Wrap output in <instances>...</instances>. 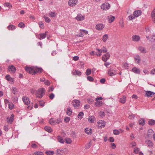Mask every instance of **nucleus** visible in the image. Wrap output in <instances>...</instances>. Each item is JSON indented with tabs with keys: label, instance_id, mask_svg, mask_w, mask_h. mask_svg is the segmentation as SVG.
<instances>
[{
	"label": "nucleus",
	"instance_id": "f257e3e1",
	"mask_svg": "<svg viewBox=\"0 0 155 155\" xmlns=\"http://www.w3.org/2000/svg\"><path fill=\"white\" fill-rule=\"evenodd\" d=\"M141 11L140 10H137L135 11L133 15H130L128 18L130 20H132L135 18V17H137L141 15Z\"/></svg>",
	"mask_w": 155,
	"mask_h": 155
},
{
	"label": "nucleus",
	"instance_id": "f03ea898",
	"mask_svg": "<svg viewBox=\"0 0 155 155\" xmlns=\"http://www.w3.org/2000/svg\"><path fill=\"white\" fill-rule=\"evenodd\" d=\"M45 90L44 88L39 89L36 92V96L39 98H41L45 94Z\"/></svg>",
	"mask_w": 155,
	"mask_h": 155
},
{
	"label": "nucleus",
	"instance_id": "7ed1b4c3",
	"mask_svg": "<svg viewBox=\"0 0 155 155\" xmlns=\"http://www.w3.org/2000/svg\"><path fill=\"white\" fill-rule=\"evenodd\" d=\"M67 152L68 150L66 148H60L57 150L56 154L57 155H63L67 153Z\"/></svg>",
	"mask_w": 155,
	"mask_h": 155
},
{
	"label": "nucleus",
	"instance_id": "20e7f679",
	"mask_svg": "<svg viewBox=\"0 0 155 155\" xmlns=\"http://www.w3.org/2000/svg\"><path fill=\"white\" fill-rule=\"evenodd\" d=\"M25 69L26 71L29 74L32 75L35 74V67H29L28 66L25 67Z\"/></svg>",
	"mask_w": 155,
	"mask_h": 155
},
{
	"label": "nucleus",
	"instance_id": "39448f33",
	"mask_svg": "<svg viewBox=\"0 0 155 155\" xmlns=\"http://www.w3.org/2000/svg\"><path fill=\"white\" fill-rule=\"evenodd\" d=\"M103 98L101 97H97L95 99L96 102L95 103V105L96 106L99 107L101 106L102 104V101H100L101 100H102Z\"/></svg>",
	"mask_w": 155,
	"mask_h": 155
},
{
	"label": "nucleus",
	"instance_id": "423d86ee",
	"mask_svg": "<svg viewBox=\"0 0 155 155\" xmlns=\"http://www.w3.org/2000/svg\"><path fill=\"white\" fill-rule=\"evenodd\" d=\"M110 7V5L108 2L104 3L101 6V8L103 10H105L109 9Z\"/></svg>",
	"mask_w": 155,
	"mask_h": 155
},
{
	"label": "nucleus",
	"instance_id": "0eeeda50",
	"mask_svg": "<svg viewBox=\"0 0 155 155\" xmlns=\"http://www.w3.org/2000/svg\"><path fill=\"white\" fill-rule=\"evenodd\" d=\"M97 126L98 128H103L105 125V123L104 120H99L97 123Z\"/></svg>",
	"mask_w": 155,
	"mask_h": 155
},
{
	"label": "nucleus",
	"instance_id": "6e6552de",
	"mask_svg": "<svg viewBox=\"0 0 155 155\" xmlns=\"http://www.w3.org/2000/svg\"><path fill=\"white\" fill-rule=\"evenodd\" d=\"M80 103V101L78 100H74L72 101L74 107L75 108H77L79 106Z\"/></svg>",
	"mask_w": 155,
	"mask_h": 155
},
{
	"label": "nucleus",
	"instance_id": "1a4fd4ad",
	"mask_svg": "<svg viewBox=\"0 0 155 155\" xmlns=\"http://www.w3.org/2000/svg\"><path fill=\"white\" fill-rule=\"evenodd\" d=\"M96 50L98 52H99V53L98 54L96 53V55L97 56H100L101 55V53L102 52H103L105 53L107 51V50L104 48H103L102 50H101V49H97Z\"/></svg>",
	"mask_w": 155,
	"mask_h": 155
},
{
	"label": "nucleus",
	"instance_id": "9d476101",
	"mask_svg": "<svg viewBox=\"0 0 155 155\" xmlns=\"http://www.w3.org/2000/svg\"><path fill=\"white\" fill-rule=\"evenodd\" d=\"M108 74L109 76H112L115 75L116 74V72L115 70L110 68L109 70Z\"/></svg>",
	"mask_w": 155,
	"mask_h": 155
},
{
	"label": "nucleus",
	"instance_id": "9b49d317",
	"mask_svg": "<svg viewBox=\"0 0 155 155\" xmlns=\"http://www.w3.org/2000/svg\"><path fill=\"white\" fill-rule=\"evenodd\" d=\"M22 100L24 102L25 104L28 105L30 104V101L29 100V98L26 97H23L22 98Z\"/></svg>",
	"mask_w": 155,
	"mask_h": 155
},
{
	"label": "nucleus",
	"instance_id": "f8f14e48",
	"mask_svg": "<svg viewBox=\"0 0 155 155\" xmlns=\"http://www.w3.org/2000/svg\"><path fill=\"white\" fill-rule=\"evenodd\" d=\"M110 57V54L108 53H107L103 56L102 57V60L103 61L106 62L109 58Z\"/></svg>",
	"mask_w": 155,
	"mask_h": 155
},
{
	"label": "nucleus",
	"instance_id": "ddd939ff",
	"mask_svg": "<svg viewBox=\"0 0 155 155\" xmlns=\"http://www.w3.org/2000/svg\"><path fill=\"white\" fill-rule=\"evenodd\" d=\"M132 39L134 41L138 42L140 41V37L137 35H134L132 37Z\"/></svg>",
	"mask_w": 155,
	"mask_h": 155
},
{
	"label": "nucleus",
	"instance_id": "4468645a",
	"mask_svg": "<svg viewBox=\"0 0 155 155\" xmlns=\"http://www.w3.org/2000/svg\"><path fill=\"white\" fill-rule=\"evenodd\" d=\"M104 27V26L102 24H99L96 25L95 28L97 30L101 31Z\"/></svg>",
	"mask_w": 155,
	"mask_h": 155
},
{
	"label": "nucleus",
	"instance_id": "2eb2a0df",
	"mask_svg": "<svg viewBox=\"0 0 155 155\" xmlns=\"http://www.w3.org/2000/svg\"><path fill=\"white\" fill-rule=\"evenodd\" d=\"M78 2V0H70L68 2V4L71 6H74Z\"/></svg>",
	"mask_w": 155,
	"mask_h": 155
},
{
	"label": "nucleus",
	"instance_id": "dca6fc26",
	"mask_svg": "<svg viewBox=\"0 0 155 155\" xmlns=\"http://www.w3.org/2000/svg\"><path fill=\"white\" fill-rule=\"evenodd\" d=\"M88 120L90 123H94L96 119L94 116H91L88 117Z\"/></svg>",
	"mask_w": 155,
	"mask_h": 155
},
{
	"label": "nucleus",
	"instance_id": "f3484780",
	"mask_svg": "<svg viewBox=\"0 0 155 155\" xmlns=\"http://www.w3.org/2000/svg\"><path fill=\"white\" fill-rule=\"evenodd\" d=\"M75 18L78 21H81L84 20V17L81 14H78Z\"/></svg>",
	"mask_w": 155,
	"mask_h": 155
},
{
	"label": "nucleus",
	"instance_id": "a211bd4d",
	"mask_svg": "<svg viewBox=\"0 0 155 155\" xmlns=\"http://www.w3.org/2000/svg\"><path fill=\"white\" fill-rule=\"evenodd\" d=\"M8 70L13 73H15L16 70L15 68L13 65L9 66L8 67Z\"/></svg>",
	"mask_w": 155,
	"mask_h": 155
},
{
	"label": "nucleus",
	"instance_id": "6ab92c4d",
	"mask_svg": "<svg viewBox=\"0 0 155 155\" xmlns=\"http://www.w3.org/2000/svg\"><path fill=\"white\" fill-rule=\"evenodd\" d=\"M131 71L136 74H140V69L137 68L136 67H134L133 68Z\"/></svg>",
	"mask_w": 155,
	"mask_h": 155
},
{
	"label": "nucleus",
	"instance_id": "aec40b11",
	"mask_svg": "<svg viewBox=\"0 0 155 155\" xmlns=\"http://www.w3.org/2000/svg\"><path fill=\"white\" fill-rule=\"evenodd\" d=\"M145 143L147 146L150 147H152L153 145L152 142L150 140H146L145 141Z\"/></svg>",
	"mask_w": 155,
	"mask_h": 155
},
{
	"label": "nucleus",
	"instance_id": "412c9836",
	"mask_svg": "<svg viewBox=\"0 0 155 155\" xmlns=\"http://www.w3.org/2000/svg\"><path fill=\"white\" fill-rule=\"evenodd\" d=\"M108 21L109 23H112L114 20L115 17L112 15H110L108 16Z\"/></svg>",
	"mask_w": 155,
	"mask_h": 155
},
{
	"label": "nucleus",
	"instance_id": "4be33fe9",
	"mask_svg": "<svg viewBox=\"0 0 155 155\" xmlns=\"http://www.w3.org/2000/svg\"><path fill=\"white\" fill-rule=\"evenodd\" d=\"M138 49L140 52L143 53H146V49L143 47L140 46L138 48Z\"/></svg>",
	"mask_w": 155,
	"mask_h": 155
},
{
	"label": "nucleus",
	"instance_id": "5701e85b",
	"mask_svg": "<svg viewBox=\"0 0 155 155\" xmlns=\"http://www.w3.org/2000/svg\"><path fill=\"white\" fill-rule=\"evenodd\" d=\"M14 115L13 114H12L11 115V117L9 118H8L7 119V122L11 124L12 122L13 121L14 118H13Z\"/></svg>",
	"mask_w": 155,
	"mask_h": 155
},
{
	"label": "nucleus",
	"instance_id": "b1692460",
	"mask_svg": "<svg viewBox=\"0 0 155 155\" xmlns=\"http://www.w3.org/2000/svg\"><path fill=\"white\" fill-rule=\"evenodd\" d=\"M72 73L73 75H77L78 76H80L82 74L80 71L78 70H75L74 72L72 71Z\"/></svg>",
	"mask_w": 155,
	"mask_h": 155
},
{
	"label": "nucleus",
	"instance_id": "393cba45",
	"mask_svg": "<svg viewBox=\"0 0 155 155\" xmlns=\"http://www.w3.org/2000/svg\"><path fill=\"white\" fill-rule=\"evenodd\" d=\"M126 97L125 95H123V97L119 98L120 102L122 104H124L126 102Z\"/></svg>",
	"mask_w": 155,
	"mask_h": 155
},
{
	"label": "nucleus",
	"instance_id": "a878e982",
	"mask_svg": "<svg viewBox=\"0 0 155 155\" xmlns=\"http://www.w3.org/2000/svg\"><path fill=\"white\" fill-rule=\"evenodd\" d=\"M5 79L9 82H13L12 78L8 75H7L5 76Z\"/></svg>",
	"mask_w": 155,
	"mask_h": 155
},
{
	"label": "nucleus",
	"instance_id": "bb28decb",
	"mask_svg": "<svg viewBox=\"0 0 155 155\" xmlns=\"http://www.w3.org/2000/svg\"><path fill=\"white\" fill-rule=\"evenodd\" d=\"M145 123V121L144 119L141 118L139 121V124L142 126L144 125Z\"/></svg>",
	"mask_w": 155,
	"mask_h": 155
},
{
	"label": "nucleus",
	"instance_id": "cd10ccee",
	"mask_svg": "<svg viewBox=\"0 0 155 155\" xmlns=\"http://www.w3.org/2000/svg\"><path fill=\"white\" fill-rule=\"evenodd\" d=\"M35 74L38 72H41L43 71L42 69L41 68H38L37 67H35Z\"/></svg>",
	"mask_w": 155,
	"mask_h": 155
},
{
	"label": "nucleus",
	"instance_id": "c85d7f7f",
	"mask_svg": "<svg viewBox=\"0 0 155 155\" xmlns=\"http://www.w3.org/2000/svg\"><path fill=\"white\" fill-rule=\"evenodd\" d=\"M8 29L9 30H13L15 29V26L13 25H11L8 26L7 27Z\"/></svg>",
	"mask_w": 155,
	"mask_h": 155
},
{
	"label": "nucleus",
	"instance_id": "c756f323",
	"mask_svg": "<svg viewBox=\"0 0 155 155\" xmlns=\"http://www.w3.org/2000/svg\"><path fill=\"white\" fill-rule=\"evenodd\" d=\"M66 113L68 116H71L72 113L71 109L69 107L67 109Z\"/></svg>",
	"mask_w": 155,
	"mask_h": 155
},
{
	"label": "nucleus",
	"instance_id": "7c9ffc66",
	"mask_svg": "<svg viewBox=\"0 0 155 155\" xmlns=\"http://www.w3.org/2000/svg\"><path fill=\"white\" fill-rule=\"evenodd\" d=\"M146 94L145 96H146L147 97H152V92L150 91H146Z\"/></svg>",
	"mask_w": 155,
	"mask_h": 155
},
{
	"label": "nucleus",
	"instance_id": "2f4dec72",
	"mask_svg": "<svg viewBox=\"0 0 155 155\" xmlns=\"http://www.w3.org/2000/svg\"><path fill=\"white\" fill-rule=\"evenodd\" d=\"M45 130L48 131V132L50 133L52 131V130L51 128L50 127L46 126L45 127Z\"/></svg>",
	"mask_w": 155,
	"mask_h": 155
},
{
	"label": "nucleus",
	"instance_id": "473e14b6",
	"mask_svg": "<svg viewBox=\"0 0 155 155\" xmlns=\"http://www.w3.org/2000/svg\"><path fill=\"white\" fill-rule=\"evenodd\" d=\"M135 60L137 61V62L139 64L140 61V58L138 55H136L134 58Z\"/></svg>",
	"mask_w": 155,
	"mask_h": 155
},
{
	"label": "nucleus",
	"instance_id": "72a5a7b5",
	"mask_svg": "<svg viewBox=\"0 0 155 155\" xmlns=\"http://www.w3.org/2000/svg\"><path fill=\"white\" fill-rule=\"evenodd\" d=\"M85 133L88 134H91L92 133V130L89 128H86L85 129Z\"/></svg>",
	"mask_w": 155,
	"mask_h": 155
},
{
	"label": "nucleus",
	"instance_id": "f704fd0d",
	"mask_svg": "<svg viewBox=\"0 0 155 155\" xmlns=\"http://www.w3.org/2000/svg\"><path fill=\"white\" fill-rule=\"evenodd\" d=\"M45 153L47 155H53L54 153V152L53 151H46L45 152Z\"/></svg>",
	"mask_w": 155,
	"mask_h": 155
},
{
	"label": "nucleus",
	"instance_id": "c9c22d12",
	"mask_svg": "<svg viewBox=\"0 0 155 155\" xmlns=\"http://www.w3.org/2000/svg\"><path fill=\"white\" fill-rule=\"evenodd\" d=\"M39 35L40 36V37L39 38V39L40 40L45 38L46 37V35H45V34H44V33L40 34Z\"/></svg>",
	"mask_w": 155,
	"mask_h": 155
},
{
	"label": "nucleus",
	"instance_id": "e433bc0d",
	"mask_svg": "<svg viewBox=\"0 0 155 155\" xmlns=\"http://www.w3.org/2000/svg\"><path fill=\"white\" fill-rule=\"evenodd\" d=\"M58 141L62 143H63L64 142V140L60 136H58Z\"/></svg>",
	"mask_w": 155,
	"mask_h": 155
},
{
	"label": "nucleus",
	"instance_id": "4c0bfd02",
	"mask_svg": "<svg viewBox=\"0 0 155 155\" xmlns=\"http://www.w3.org/2000/svg\"><path fill=\"white\" fill-rule=\"evenodd\" d=\"M155 124V120H151L148 121V124L150 125H152Z\"/></svg>",
	"mask_w": 155,
	"mask_h": 155
},
{
	"label": "nucleus",
	"instance_id": "58836bf2",
	"mask_svg": "<svg viewBox=\"0 0 155 155\" xmlns=\"http://www.w3.org/2000/svg\"><path fill=\"white\" fill-rule=\"evenodd\" d=\"M91 69L89 68L85 72V74L87 76L91 74Z\"/></svg>",
	"mask_w": 155,
	"mask_h": 155
},
{
	"label": "nucleus",
	"instance_id": "ea45409f",
	"mask_svg": "<svg viewBox=\"0 0 155 155\" xmlns=\"http://www.w3.org/2000/svg\"><path fill=\"white\" fill-rule=\"evenodd\" d=\"M43 18L46 22L49 23L51 21L50 19L48 17L44 16Z\"/></svg>",
	"mask_w": 155,
	"mask_h": 155
},
{
	"label": "nucleus",
	"instance_id": "a19ab883",
	"mask_svg": "<svg viewBox=\"0 0 155 155\" xmlns=\"http://www.w3.org/2000/svg\"><path fill=\"white\" fill-rule=\"evenodd\" d=\"M42 152L40 151L35 152L34 153L33 155H43Z\"/></svg>",
	"mask_w": 155,
	"mask_h": 155
},
{
	"label": "nucleus",
	"instance_id": "79ce46f5",
	"mask_svg": "<svg viewBox=\"0 0 155 155\" xmlns=\"http://www.w3.org/2000/svg\"><path fill=\"white\" fill-rule=\"evenodd\" d=\"M12 93L14 94H17L18 91L17 89L15 87H13L12 90Z\"/></svg>",
	"mask_w": 155,
	"mask_h": 155
},
{
	"label": "nucleus",
	"instance_id": "37998d69",
	"mask_svg": "<svg viewBox=\"0 0 155 155\" xmlns=\"http://www.w3.org/2000/svg\"><path fill=\"white\" fill-rule=\"evenodd\" d=\"M108 38V35L107 34L104 35L103 37L102 40L104 42H105Z\"/></svg>",
	"mask_w": 155,
	"mask_h": 155
},
{
	"label": "nucleus",
	"instance_id": "c03bdc74",
	"mask_svg": "<svg viewBox=\"0 0 155 155\" xmlns=\"http://www.w3.org/2000/svg\"><path fill=\"white\" fill-rule=\"evenodd\" d=\"M4 5L5 7H8L9 8H11L12 7V5L9 3H5Z\"/></svg>",
	"mask_w": 155,
	"mask_h": 155
},
{
	"label": "nucleus",
	"instance_id": "a18cd8bd",
	"mask_svg": "<svg viewBox=\"0 0 155 155\" xmlns=\"http://www.w3.org/2000/svg\"><path fill=\"white\" fill-rule=\"evenodd\" d=\"M18 26L21 28H23L25 27V25L23 22H20L18 25Z\"/></svg>",
	"mask_w": 155,
	"mask_h": 155
},
{
	"label": "nucleus",
	"instance_id": "49530a36",
	"mask_svg": "<svg viewBox=\"0 0 155 155\" xmlns=\"http://www.w3.org/2000/svg\"><path fill=\"white\" fill-rule=\"evenodd\" d=\"M84 114V113L83 112H80L78 114V118H82L83 117Z\"/></svg>",
	"mask_w": 155,
	"mask_h": 155
},
{
	"label": "nucleus",
	"instance_id": "de8ad7c7",
	"mask_svg": "<svg viewBox=\"0 0 155 155\" xmlns=\"http://www.w3.org/2000/svg\"><path fill=\"white\" fill-rule=\"evenodd\" d=\"M49 15L51 17H54L56 16V14L54 12H51L49 13Z\"/></svg>",
	"mask_w": 155,
	"mask_h": 155
},
{
	"label": "nucleus",
	"instance_id": "09e8293b",
	"mask_svg": "<svg viewBox=\"0 0 155 155\" xmlns=\"http://www.w3.org/2000/svg\"><path fill=\"white\" fill-rule=\"evenodd\" d=\"M66 143L68 144H70L72 142L71 140L69 138H66L65 139Z\"/></svg>",
	"mask_w": 155,
	"mask_h": 155
},
{
	"label": "nucleus",
	"instance_id": "8fccbe9b",
	"mask_svg": "<svg viewBox=\"0 0 155 155\" xmlns=\"http://www.w3.org/2000/svg\"><path fill=\"white\" fill-rule=\"evenodd\" d=\"M14 107V105L12 103H9L8 104L9 108L10 110H12Z\"/></svg>",
	"mask_w": 155,
	"mask_h": 155
},
{
	"label": "nucleus",
	"instance_id": "3c124183",
	"mask_svg": "<svg viewBox=\"0 0 155 155\" xmlns=\"http://www.w3.org/2000/svg\"><path fill=\"white\" fill-rule=\"evenodd\" d=\"M119 25L121 28H123L124 26V21L123 20H120L119 22Z\"/></svg>",
	"mask_w": 155,
	"mask_h": 155
},
{
	"label": "nucleus",
	"instance_id": "603ef678",
	"mask_svg": "<svg viewBox=\"0 0 155 155\" xmlns=\"http://www.w3.org/2000/svg\"><path fill=\"white\" fill-rule=\"evenodd\" d=\"M87 79L90 81H93L94 79L93 77L91 76H88L87 77Z\"/></svg>",
	"mask_w": 155,
	"mask_h": 155
},
{
	"label": "nucleus",
	"instance_id": "864d4df0",
	"mask_svg": "<svg viewBox=\"0 0 155 155\" xmlns=\"http://www.w3.org/2000/svg\"><path fill=\"white\" fill-rule=\"evenodd\" d=\"M151 16L152 18L155 17V8L151 12Z\"/></svg>",
	"mask_w": 155,
	"mask_h": 155
},
{
	"label": "nucleus",
	"instance_id": "5fc2aeb1",
	"mask_svg": "<svg viewBox=\"0 0 155 155\" xmlns=\"http://www.w3.org/2000/svg\"><path fill=\"white\" fill-rule=\"evenodd\" d=\"M135 117V115L134 114H132L131 115H129L128 116V118L131 120H133L134 118Z\"/></svg>",
	"mask_w": 155,
	"mask_h": 155
},
{
	"label": "nucleus",
	"instance_id": "6e6d98bb",
	"mask_svg": "<svg viewBox=\"0 0 155 155\" xmlns=\"http://www.w3.org/2000/svg\"><path fill=\"white\" fill-rule=\"evenodd\" d=\"M80 33H83V34H84V33H85V34H87L88 33V31L84 30L81 29L80 30Z\"/></svg>",
	"mask_w": 155,
	"mask_h": 155
},
{
	"label": "nucleus",
	"instance_id": "4d7b16f0",
	"mask_svg": "<svg viewBox=\"0 0 155 155\" xmlns=\"http://www.w3.org/2000/svg\"><path fill=\"white\" fill-rule=\"evenodd\" d=\"M70 120V118L69 117H66L64 119V121L66 123L68 122Z\"/></svg>",
	"mask_w": 155,
	"mask_h": 155
},
{
	"label": "nucleus",
	"instance_id": "13d9d810",
	"mask_svg": "<svg viewBox=\"0 0 155 155\" xmlns=\"http://www.w3.org/2000/svg\"><path fill=\"white\" fill-rule=\"evenodd\" d=\"M54 97V95L53 93H51L49 95V98L51 100H52L53 99Z\"/></svg>",
	"mask_w": 155,
	"mask_h": 155
},
{
	"label": "nucleus",
	"instance_id": "bf43d9fd",
	"mask_svg": "<svg viewBox=\"0 0 155 155\" xmlns=\"http://www.w3.org/2000/svg\"><path fill=\"white\" fill-rule=\"evenodd\" d=\"M54 120L52 119H50L49 121V123L51 125H54Z\"/></svg>",
	"mask_w": 155,
	"mask_h": 155
},
{
	"label": "nucleus",
	"instance_id": "052dcab7",
	"mask_svg": "<svg viewBox=\"0 0 155 155\" xmlns=\"http://www.w3.org/2000/svg\"><path fill=\"white\" fill-rule=\"evenodd\" d=\"M139 149L138 148H137V147L135 148L134 150V152L136 154L139 151Z\"/></svg>",
	"mask_w": 155,
	"mask_h": 155
},
{
	"label": "nucleus",
	"instance_id": "680f3d73",
	"mask_svg": "<svg viewBox=\"0 0 155 155\" xmlns=\"http://www.w3.org/2000/svg\"><path fill=\"white\" fill-rule=\"evenodd\" d=\"M91 146V142H89L88 144L86 145L85 146L86 149H88Z\"/></svg>",
	"mask_w": 155,
	"mask_h": 155
},
{
	"label": "nucleus",
	"instance_id": "e2e57ef3",
	"mask_svg": "<svg viewBox=\"0 0 155 155\" xmlns=\"http://www.w3.org/2000/svg\"><path fill=\"white\" fill-rule=\"evenodd\" d=\"M39 104L40 106L41 107H43L44 106L45 103L43 101H40Z\"/></svg>",
	"mask_w": 155,
	"mask_h": 155
},
{
	"label": "nucleus",
	"instance_id": "0e129e2a",
	"mask_svg": "<svg viewBox=\"0 0 155 155\" xmlns=\"http://www.w3.org/2000/svg\"><path fill=\"white\" fill-rule=\"evenodd\" d=\"M153 132V130L151 129H149L148 130V137H150L149 135H150V133H152Z\"/></svg>",
	"mask_w": 155,
	"mask_h": 155
},
{
	"label": "nucleus",
	"instance_id": "69168bd1",
	"mask_svg": "<svg viewBox=\"0 0 155 155\" xmlns=\"http://www.w3.org/2000/svg\"><path fill=\"white\" fill-rule=\"evenodd\" d=\"M105 81V79L104 78H102L100 79V82L102 84H104Z\"/></svg>",
	"mask_w": 155,
	"mask_h": 155
},
{
	"label": "nucleus",
	"instance_id": "338daca9",
	"mask_svg": "<svg viewBox=\"0 0 155 155\" xmlns=\"http://www.w3.org/2000/svg\"><path fill=\"white\" fill-rule=\"evenodd\" d=\"M79 57L78 56H75L73 57V60L74 61H77Z\"/></svg>",
	"mask_w": 155,
	"mask_h": 155
},
{
	"label": "nucleus",
	"instance_id": "774afa93",
	"mask_svg": "<svg viewBox=\"0 0 155 155\" xmlns=\"http://www.w3.org/2000/svg\"><path fill=\"white\" fill-rule=\"evenodd\" d=\"M150 74L153 75L155 74V69H154L151 70Z\"/></svg>",
	"mask_w": 155,
	"mask_h": 155
}]
</instances>
